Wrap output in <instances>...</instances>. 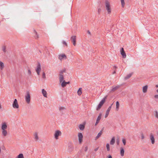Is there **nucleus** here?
I'll list each match as a JSON object with an SVG mask.
<instances>
[{
    "label": "nucleus",
    "instance_id": "nucleus-28",
    "mask_svg": "<svg viewBox=\"0 0 158 158\" xmlns=\"http://www.w3.org/2000/svg\"><path fill=\"white\" fill-rule=\"evenodd\" d=\"M77 93L79 95H81L82 93V89L81 88H80L78 90V91L77 92Z\"/></svg>",
    "mask_w": 158,
    "mask_h": 158
},
{
    "label": "nucleus",
    "instance_id": "nucleus-11",
    "mask_svg": "<svg viewBox=\"0 0 158 158\" xmlns=\"http://www.w3.org/2000/svg\"><path fill=\"white\" fill-rule=\"evenodd\" d=\"M150 139L151 141V143L152 144H154L155 142V139L153 135L151 133L149 135Z\"/></svg>",
    "mask_w": 158,
    "mask_h": 158
},
{
    "label": "nucleus",
    "instance_id": "nucleus-39",
    "mask_svg": "<svg viewBox=\"0 0 158 158\" xmlns=\"http://www.w3.org/2000/svg\"><path fill=\"white\" fill-rule=\"evenodd\" d=\"M33 31H34V33L35 35H37V38H39V35L37 34V32L35 30H34Z\"/></svg>",
    "mask_w": 158,
    "mask_h": 158
},
{
    "label": "nucleus",
    "instance_id": "nucleus-5",
    "mask_svg": "<svg viewBox=\"0 0 158 158\" xmlns=\"http://www.w3.org/2000/svg\"><path fill=\"white\" fill-rule=\"evenodd\" d=\"M62 134L61 131L59 130L56 131L54 134V138L56 140L59 139V137Z\"/></svg>",
    "mask_w": 158,
    "mask_h": 158
},
{
    "label": "nucleus",
    "instance_id": "nucleus-16",
    "mask_svg": "<svg viewBox=\"0 0 158 158\" xmlns=\"http://www.w3.org/2000/svg\"><path fill=\"white\" fill-rule=\"evenodd\" d=\"M112 105V104L111 105V106H110L108 108L107 110H106V114H105V118H106L108 116V115L109 114V112H110V110L111 109Z\"/></svg>",
    "mask_w": 158,
    "mask_h": 158
},
{
    "label": "nucleus",
    "instance_id": "nucleus-24",
    "mask_svg": "<svg viewBox=\"0 0 158 158\" xmlns=\"http://www.w3.org/2000/svg\"><path fill=\"white\" fill-rule=\"evenodd\" d=\"M115 142V138L113 137L111 139L110 142V144L111 145H113L114 144Z\"/></svg>",
    "mask_w": 158,
    "mask_h": 158
},
{
    "label": "nucleus",
    "instance_id": "nucleus-48",
    "mask_svg": "<svg viewBox=\"0 0 158 158\" xmlns=\"http://www.w3.org/2000/svg\"><path fill=\"white\" fill-rule=\"evenodd\" d=\"M35 37L36 39H38V38H37V35H35Z\"/></svg>",
    "mask_w": 158,
    "mask_h": 158
},
{
    "label": "nucleus",
    "instance_id": "nucleus-41",
    "mask_svg": "<svg viewBox=\"0 0 158 158\" xmlns=\"http://www.w3.org/2000/svg\"><path fill=\"white\" fill-rule=\"evenodd\" d=\"M116 143L118 145H119V139H117L116 140Z\"/></svg>",
    "mask_w": 158,
    "mask_h": 158
},
{
    "label": "nucleus",
    "instance_id": "nucleus-44",
    "mask_svg": "<svg viewBox=\"0 0 158 158\" xmlns=\"http://www.w3.org/2000/svg\"><path fill=\"white\" fill-rule=\"evenodd\" d=\"M101 11V9L100 8H98V14H100Z\"/></svg>",
    "mask_w": 158,
    "mask_h": 158
},
{
    "label": "nucleus",
    "instance_id": "nucleus-10",
    "mask_svg": "<svg viewBox=\"0 0 158 158\" xmlns=\"http://www.w3.org/2000/svg\"><path fill=\"white\" fill-rule=\"evenodd\" d=\"M71 40L74 46L76 45V36L75 35L72 36L71 37Z\"/></svg>",
    "mask_w": 158,
    "mask_h": 158
},
{
    "label": "nucleus",
    "instance_id": "nucleus-51",
    "mask_svg": "<svg viewBox=\"0 0 158 158\" xmlns=\"http://www.w3.org/2000/svg\"><path fill=\"white\" fill-rule=\"evenodd\" d=\"M156 88L158 87V85H156Z\"/></svg>",
    "mask_w": 158,
    "mask_h": 158
},
{
    "label": "nucleus",
    "instance_id": "nucleus-34",
    "mask_svg": "<svg viewBox=\"0 0 158 158\" xmlns=\"http://www.w3.org/2000/svg\"><path fill=\"white\" fill-rule=\"evenodd\" d=\"M0 68L1 69H2L4 67V65L3 63L0 61Z\"/></svg>",
    "mask_w": 158,
    "mask_h": 158
},
{
    "label": "nucleus",
    "instance_id": "nucleus-45",
    "mask_svg": "<svg viewBox=\"0 0 158 158\" xmlns=\"http://www.w3.org/2000/svg\"><path fill=\"white\" fill-rule=\"evenodd\" d=\"M63 43L65 45V46H67V44L66 42L64 41H63Z\"/></svg>",
    "mask_w": 158,
    "mask_h": 158
},
{
    "label": "nucleus",
    "instance_id": "nucleus-27",
    "mask_svg": "<svg viewBox=\"0 0 158 158\" xmlns=\"http://www.w3.org/2000/svg\"><path fill=\"white\" fill-rule=\"evenodd\" d=\"M102 131L101 130L98 133V134L96 136V138H95V139L96 140L97 139H98L99 137H100L101 136V135H102Z\"/></svg>",
    "mask_w": 158,
    "mask_h": 158
},
{
    "label": "nucleus",
    "instance_id": "nucleus-42",
    "mask_svg": "<svg viewBox=\"0 0 158 158\" xmlns=\"http://www.w3.org/2000/svg\"><path fill=\"white\" fill-rule=\"evenodd\" d=\"M28 73L29 76H31V72L30 70H28Z\"/></svg>",
    "mask_w": 158,
    "mask_h": 158
},
{
    "label": "nucleus",
    "instance_id": "nucleus-8",
    "mask_svg": "<svg viewBox=\"0 0 158 158\" xmlns=\"http://www.w3.org/2000/svg\"><path fill=\"white\" fill-rule=\"evenodd\" d=\"M78 137L79 143L81 144L83 141V136L81 133H78Z\"/></svg>",
    "mask_w": 158,
    "mask_h": 158
},
{
    "label": "nucleus",
    "instance_id": "nucleus-53",
    "mask_svg": "<svg viewBox=\"0 0 158 158\" xmlns=\"http://www.w3.org/2000/svg\"><path fill=\"white\" fill-rule=\"evenodd\" d=\"M116 73L115 71H114L113 73V74L115 73Z\"/></svg>",
    "mask_w": 158,
    "mask_h": 158
},
{
    "label": "nucleus",
    "instance_id": "nucleus-20",
    "mask_svg": "<svg viewBox=\"0 0 158 158\" xmlns=\"http://www.w3.org/2000/svg\"><path fill=\"white\" fill-rule=\"evenodd\" d=\"M119 87L120 86L119 85L113 87H112V89L111 90L110 92H113L115 91V90L118 89L119 88Z\"/></svg>",
    "mask_w": 158,
    "mask_h": 158
},
{
    "label": "nucleus",
    "instance_id": "nucleus-2",
    "mask_svg": "<svg viewBox=\"0 0 158 158\" xmlns=\"http://www.w3.org/2000/svg\"><path fill=\"white\" fill-rule=\"evenodd\" d=\"M26 102L27 104H29L31 102V96L30 93L29 91H26V94L24 96Z\"/></svg>",
    "mask_w": 158,
    "mask_h": 158
},
{
    "label": "nucleus",
    "instance_id": "nucleus-23",
    "mask_svg": "<svg viewBox=\"0 0 158 158\" xmlns=\"http://www.w3.org/2000/svg\"><path fill=\"white\" fill-rule=\"evenodd\" d=\"M133 74V73H130L128 74H127L124 78L125 79L127 80L130 78L132 74Z\"/></svg>",
    "mask_w": 158,
    "mask_h": 158
},
{
    "label": "nucleus",
    "instance_id": "nucleus-47",
    "mask_svg": "<svg viewBox=\"0 0 158 158\" xmlns=\"http://www.w3.org/2000/svg\"><path fill=\"white\" fill-rule=\"evenodd\" d=\"M98 148H96L95 149H94V151H97L98 150Z\"/></svg>",
    "mask_w": 158,
    "mask_h": 158
},
{
    "label": "nucleus",
    "instance_id": "nucleus-38",
    "mask_svg": "<svg viewBox=\"0 0 158 158\" xmlns=\"http://www.w3.org/2000/svg\"><path fill=\"white\" fill-rule=\"evenodd\" d=\"M88 149V147L87 146H86L84 148V151L86 152Z\"/></svg>",
    "mask_w": 158,
    "mask_h": 158
},
{
    "label": "nucleus",
    "instance_id": "nucleus-52",
    "mask_svg": "<svg viewBox=\"0 0 158 158\" xmlns=\"http://www.w3.org/2000/svg\"><path fill=\"white\" fill-rule=\"evenodd\" d=\"M156 92L157 93H158V89L156 90Z\"/></svg>",
    "mask_w": 158,
    "mask_h": 158
},
{
    "label": "nucleus",
    "instance_id": "nucleus-43",
    "mask_svg": "<svg viewBox=\"0 0 158 158\" xmlns=\"http://www.w3.org/2000/svg\"><path fill=\"white\" fill-rule=\"evenodd\" d=\"M154 97L155 98L158 99V94L155 95L154 96Z\"/></svg>",
    "mask_w": 158,
    "mask_h": 158
},
{
    "label": "nucleus",
    "instance_id": "nucleus-18",
    "mask_svg": "<svg viewBox=\"0 0 158 158\" xmlns=\"http://www.w3.org/2000/svg\"><path fill=\"white\" fill-rule=\"evenodd\" d=\"M7 134L8 133L6 130H2V136L5 137L7 135Z\"/></svg>",
    "mask_w": 158,
    "mask_h": 158
},
{
    "label": "nucleus",
    "instance_id": "nucleus-36",
    "mask_svg": "<svg viewBox=\"0 0 158 158\" xmlns=\"http://www.w3.org/2000/svg\"><path fill=\"white\" fill-rule=\"evenodd\" d=\"M122 142L124 145H125L126 144V140L125 139H122Z\"/></svg>",
    "mask_w": 158,
    "mask_h": 158
},
{
    "label": "nucleus",
    "instance_id": "nucleus-14",
    "mask_svg": "<svg viewBox=\"0 0 158 158\" xmlns=\"http://www.w3.org/2000/svg\"><path fill=\"white\" fill-rule=\"evenodd\" d=\"M7 127V126L6 123L4 122L2 123L1 127L2 130H6Z\"/></svg>",
    "mask_w": 158,
    "mask_h": 158
},
{
    "label": "nucleus",
    "instance_id": "nucleus-31",
    "mask_svg": "<svg viewBox=\"0 0 158 158\" xmlns=\"http://www.w3.org/2000/svg\"><path fill=\"white\" fill-rule=\"evenodd\" d=\"M121 4L122 6L123 7H124L125 6V3L124 0H121Z\"/></svg>",
    "mask_w": 158,
    "mask_h": 158
},
{
    "label": "nucleus",
    "instance_id": "nucleus-7",
    "mask_svg": "<svg viewBox=\"0 0 158 158\" xmlns=\"http://www.w3.org/2000/svg\"><path fill=\"white\" fill-rule=\"evenodd\" d=\"M41 70V65L39 63H38L36 67L35 68L36 72L38 75L40 74V73Z\"/></svg>",
    "mask_w": 158,
    "mask_h": 158
},
{
    "label": "nucleus",
    "instance_id": "nucleus-9",
    "mask_svg": "<svg viewBox=\"0 0 158 158\" xmlns=\"http://www.w3.org/2000/svg\"><path fill=\"white\" fill-rule=\"evenodd\" d=\"M12 106L14 108L18 109L19 108V105L18 104L17 101L16 99L14 100Z\"/></svg>",
    "mask_w": 158,
    "mask_h": 158
},
{
    "label": "nucleus",
    "instance_id": "nucleus-15",
    "mask_svg": "<svg viewBox=\"0 0 158 158\" xmlns=\"http://www.w3.org/2000/svg\"><path fill=\"white\" fill-rule=\"evenodd\" d=\"M148 88V86L147 85L143 86L142 88V92L143 93L147 92Z\"/></svg>",
    "mask_w": 158,
    "mask_h": 158
},
{
    "label": "nucleus",
    "instance_id": "nucleus-35",
    "mask_svg": "<svg viewBox=\"0 0 158 158\" xmlns=\"http://www.w3.org/2000/svg\"><path fill=\"white\" fill-rule=\"evenodd\" d=\"M144 135L143 134V133H141V139L143 140L144 138Z\"/></svg>",
    "mask_w": 158,
    "mask_h": 158
},
{
    "label": "nucleus",
    "instance_id": "nucleus-17",
    "mask_svg": "<svg viewBox=\"0 0 158 158\" xmlns=\"http://www.w3.org/2000/svg\"><path fill=\"white\" fill-rule=\"evenodd\" d=\"M102 115V113H99V115L96 121V122L95 124V126L97 125L99 123V121L101 118Z\"/></svg>",
    "mask_w": 158,
    "mask_h": 158
},
{
    "label": "nucleus",
    "instance_id": "nucleus-6",
    "mask_svg": "<svg viewBox=\"0 0 158 158\" xmlns=\"http://www.w3.org/2000/svg\"><path fill=\"white\" fill-rule=\"evenodd\" d=\"M67 58V56L64 53L60 54L58 55V59L61 61L66 60Z\"/></svg>",
    "mask_w": 158,
    "mask_h": 158
},
{
    "label": "nucleus",
    "instance_id": "nucleus-37",
    "mask_svg": "<svg viewBox=\"0 0 158 158\" xmlns=\"http://www.w3.org/2000/svg\"><path fill=\"white\" fill-rule=\"evenodd\" d=\"M2 49L4 52H6V47L5 46H3L2 47Z\"/></svg>",
    "mask_w": 158,
    "mask_h": 158
},
{
    "label": "nucleus",
    "instance_id": "nucleus-46",
    "mask_svg": "<svg viewBox=\"0 0 158 158\" xmlns=\"http://www.w3.org/2000/svg\"><path fill=\"white\" fill-rule=\"evenodd\" d=\"M108 158H112L111 156L110 155H109L108 156Z\"/></svg>",
    "mask_w": 158,
    "mask_h": 158
},
{
    "label": "nucleus",
    "instance_id": "nucleus-4",
    "mask_svg": "<svg viewBox=\"0 0 158 158\" xmlns=\"http://www.w3.org/2000/svg\"><path fill=\"white\" fill-rule=\"evenodd\" d=\"M65 70L64 69H63L61 70L59 72V79L60 82L61 83L63 81L64 79L63 74L65 73Z\"/></svg>",
    "mask_w": 158,
    "mask_h": 158
},
{
    "label": "nucleus",
    "instance_id": "nucleus-49",
    "mask_svg": "<svg viewBox=\"0 0 158 158\" xmlns=\"http://www.w3.org/2000/svg\"><path fill=\"white\" fill-rule=\"evenodd\" d=\"M69 83H70L69 82H66V85L67 84H69Z\"/></svg>",
    "mask_w": 158,
    "mask_h": 158
},
{
    "label": "nucleus",
    "instance_id": "nucleus-12",
    "mask_svg": "<svg viewBox=\"0 0 158 158\" xmlns=\"http://www.w3.org/2000/svg\"><path fill=\"white\" fill-rule=\"evenodd\" d=\"M120 53L123 58H125L127 56L123 48H122L120 50Z\"/></svg>",
    "mask_w": 158,
    "mask_h": 158
},
{
    "label": "nucleus",
    "instance_id": "nucleus-26",
    "mask_svg": "<svg viewBox=\"0 0 158 158\" xmlns=\"http://www.w3.org/2000/svg\"><path fill=\"white\" fill-rule=\"evenodd\" d=\"M66 108L64 106H60L59 107V110L60 112H62L65 110Z\"/></svg>",
    "mask_w": 158,
    "mask_h": 158
},
{
    "label": "nucleus",
    "instance_id": "nucleus-19",
    "mask_svg": "<svg viewBox=\"0 0 158 158\" xmlns=\"http://www.w3.org/2000/svg\"><path fill=\"white\" fill-rule=\"evenodd\" d=\"M42 94L43 95L44 97H47V92L44 89H42Z\"/></svg>",
    "mask_w": 158,
    "mask_h": 158
},
{
    "label": "nucleus",
    "instance_id": "nucleus-22",
    "mask_svg": "<svg viewBox=\"0 0 158 158\" xmlns=\"http://www.w3.org/2000/svg\"><path fill=\"white\" fill-rule=\"evenodd\" d=\"M120 154L121 156H123L124 155V149L123 148H120Z\"/></svg>",
    "mask_w": 158,
    "mask_h": 158
},
{
    "label": "nucleus",
    "instance_id": "nucleus-30",
    "mask_svg": "<svg viewBox=\"0 0 158 158\" xmlns=\"http://www.w3.org/2000/svg\"><path fill=\"white\" fill-rule=\"evenodd\" d=\"M62 82L61 84V86L63 87L65 86L66 85L65 81H63Z\"/></svg>",
    "mask_w": 158,
    "mask_h": 158
},
{
    "label": "nucleus",
    "instance_id": "nucleus-21",
    "mask_svg": "<svg viewBox=\"0 0 158 158\" xmlns=\"http://www.w3.org/2000/svg\"><path fill=\"white\" fill-rule=\"evenodd\" d=\"M85 124H81L79 125L78 127L81 130L83 131L85 128Z\"/></svg>",
    "mask_w": 158,
    "mask_h": 158
},
{
    "label": "nucleus",
    "instance_id": "nucleus-29",
    "mask_svg": "<svg viewBox=\"0 0 158 158\" xmlns=\"http://www.w3.org/2000/svg\"><path fill=\"white\" fill-rule=\"evenodd\" d=\"M15 158H24L23 155L22 153L19 154Z\"/></svg>",
    "mask_w": 158,
    "mask_h": 158
},
{
    "label": "nucleus",
    "instance_id": "nucleus-25",
    "mask_svg": "<svg viewBox=\"0 0 158 158\" xmlns=\"http://www.w3.org/2000/svg\"><path fill=\"white\" fill-rule=\"evenodd\" d=\"M120 106V104L118 101L116 102V111H118L119 109Z\"/></svg>",
    "mask_w": 158,
    "mask_h": 158
},
{
    "label": "nucleus",
    "instance_id": "nucleus-13",
    "mask_svg": "<svg viewBox=\"0 0 158 158\" xmlns=\"http://www.w3.org/2000/svg\"><path fill=\"white\" fill-rule=\"evenodd\" d=\"M34 138L36 142L38 141L39 139L38 134L37 132H35L33 134Z\"/></svg>",
    "mask_w": 158,
    "mask_h": 158
},
{
    "label": "nucleus",
    "instance_id": "nucleus-33",
    "mask_svg": "<svg viewBox=\"0 0 158 158\" xmlns=\"http://www.w3.org/2000/svg\"><path fill=\"white\" fill-rule=\"evenodd\" d=\"M106 148L107 151H110V146L108 143L106 144Z\"/></svg>",
    "mask_w": 158,
    "mask_h": 158
},
{
    "label": "nucleus",
    "instance_id": "nucleus-1",
    "mask_svg": "<svg viewBox=\"0 0 158 158\" xmlns=\"http://www.w3.org/2000/svg\"><path fill=\"white\" fill-rule=\"evenodd\" d=\"M105 8L107 15H110L112 11L111 6L110 2L108 0L105 2Z\"/></svg>",
    "mask_w": 158,
    "mask_h": 158
},
{
    "label": "nucleus",
    "instance_id": "nucleus-40",
    "mask_svg": "<svg viewBox=\"0 0 158 158\" xmlns=\"http://www.w3.org/2000/svg\"><path fill=\"white\" fill-rule=\"evenodd\" d=\"M42 77L43 78H46L45 74L44 72L43 73Z\"/></svg>",
    "mask_w": 158,
    "mask_h": 158
},
{
    "label": "nucleus",
    "instance_id": "nucleus-32",
    "mask_svg": "<svg viewBox=\"0 0 158 158\" xmlns=\"http://www.w3.org/2000/svg\"><path fill=\"white\" fill-rule=\"evenodd\" d=\"M154 114L155 117L158 119V112L156 110L154 111Z\"/></svg>",
    "mask_w": 158,
    "mask_h": 158
},
{
    "label": "nucleus",
    "instance_id": "nucleus-3",
    "mask_svg": "<svg viewBox=\"0 0 158 158\" xmlns=\"http://www.w3.org/2000/svg\"><path fill=\"white\" fill-rule=\"evenodd\" d=\"M107 96H106L100 102L98 106L96 108V110H99L101 108V107L103 105L104 103L105 102L107 98Z\"/></svg>",
    "mask_w": 158,
    "mask_h": 158
},
{
    "label": "nucleus",
    "instance_id": "nucleus-50",
    "mask_svg": "<svg viewBox=\"0 0 158 158\" xmlns=\"http://www.w3.org/2000/svg\"><path fill=\"white\" fill-rule=\"evenodd\" d=\"M88 33L89 34H90V32L89 31H88Z\"/></svg>",
    "mask_w": 158,
    "mask_h": 158
}]
</instances>
